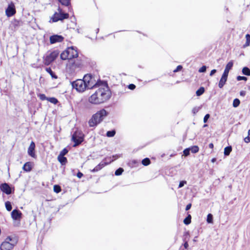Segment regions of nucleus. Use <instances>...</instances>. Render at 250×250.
Returning <instances> with one entry per match:
<instances>
[{"instance_id": "e433bc0d", "label": "nucleus", "mask_w": 250, "mask_h": 250, "mask_svg": "<svg viewBox=\"0 0 250 250\" xmlns=\"http://www.w3.org/2000/svg\"><path fill=\"white\" fill-rule=\"evenodd\" d=\"M124 169L122 167H119L115 171V175L116 176H120L122 174Z\"/></svg>"}, {"instance_id": "f704fd0d", "label": "nucleus", "mask_w": 250, "mask_h": 250, "mask_svg": "<svg viewBox=\"0 0 250 250\" xmlns=\"http://www.w3.org/2000/svg\"><path fill=\"white\" fill-rule=\"evenodd\" d=\"M53 190L56 193H60L62 190L61 186L59 185H55L53 186Z\"/></svg>"}, {"instance_id": "680f3d73", "label": "nucleus", "mask_w": 250, "mask_h": 250, "mask_svg": "<svg viewBox=\"0 0 250 250\" xmlns=\"http://www.w3.org/2000/svg\"><path fill=\"white\" fill-rule=\"evenodd\" d=\"M250 44V42L246 41L245 43L243 45V48H245L246 47L249 46Z\"/></svg>"}, {"instance_id": "37998d69", "label": "nucleus", "mask_w": 250, "mask_h": 250, "mask_svg": "<svg viewBox=\"0 0 250 250\" xmlns=\"http://www.w3.org/2000/svg\"><path fill=\"white\" fill-rule=\"evenodd\" d=\"M236 80L238 81H247L248 80V78L246 76H238L236 77Z\"/></svg>"}, {"instance_id": "f03ea898", "label": "nucleus", "mask_w": 250, "mask_h": 250, "mask_svg": "<svg viewBox=\"0 0 250 250\" xmlns=\"http://www.w3.org/2000/svg\"><path fill=\"white\" fill-rule=\"evenodd\" d=\"M109 115V112L104 108L101 109L96 113L93 114L88 122L89 126L96 127L101 124L104 120Z\"/></svg>"}, {"instance_id": "a19ab883", "label": "nucleus", "mask_w": 250, "mask_h": 250, "mask_svg": "<svg viewBox=\"0 0 250 250\" xmlns=\"http://www.w3.org/2000/svg\"><path fill=\"white\" fill-rule=\"evenodd\" d=\"M37 96L42 101L47 100V97L44 94L39 93L37 94Z\"/></svg>"}, {"instance_id": "2eb2a0df", "label": "nucleus", "mask_w": 250, "mask_h": 250, "mask_svg": "<svg viewBox=\"0 0 250 250\" xmlns=\"http://www.w3.org/2000/svg\"><path fill=\"white\" fill-rule=\"evenodd\" d=\"M35 144L33 141H32L28 148V154L32 158H35L37 156L35 153Z\"/></svg>"}, {"instance_id": "a878e982", "label": "nucleus", "mask_w": 250, "mask_h": 250, "mask_svg": "<svg viewBox=\"0 0 250 250\" xmlns=\"http://www.w3.org/2000/svg\"><path fill=\"white\" fill-rule=\"evenodd\" d=\"M205 91V89L204 87H200L196 91V95L197 96H200L204 94Z\"/></svg>"}, {"instance_id": "c756f323", "label": "nucleus", "mask_w": 250, "mask_h": 250, "mask_svg": "<svg viewBox=\"0 0 250 250\" xmlns=\"http://www.w3.org/2000/svg\"><path fill=\"white\" fill-rule=\"evenodd\" d=\"M47 101L50 102L52 104H56L59 102V101L58 99L55 97H47Z\"/></svg>"}, {"instance_id": "423d86ee", "label": "nucleus", "mask_w": 250, "mask_h": 250, "mask_svg": "<svg viewBox=\"0 0 250 250\" xmlns=\"http://www.w3.org/2000/svg\"><path fill=\"white\" fill-rule=\"evenodd\" d=\"M84 134L82 131H74L71 137V141L74 143L72 146L76 147L80 145L84 141Z\"/></svg>"}, {"instance_id": "de8ad7c7", "label": "nucleus", "mask_w": 250, "mask_h": 250, "mask_svg": "<svg viewBox=\"0 0 250 250\" xmlns=\"http://www.w3.org/2000/svg\"><path fill=\"white\" fill-rule=\"evenodd\" d=\"M68 152V149L66 148H64L60 152L59 155L64 156L66 155Z\"/></svg>"}, {"instance_id": "dca6fc26", "label": "nucleus", "mask_w": 250, "mask_h": 250, "mask_svg": "<svg viewBox=\"0 0 250 250\" xmlns=\"http://www.w3.org/2000/svg\"><path fill=\"white\" fill-rule=\"evenodd\" d=\"M92 79L93 76L92 75V74H86L84 75L82 80L83 81H84L85 83H86V85H87L88 87H91L93 86L90 84V83Z\"/></svg>"}, {"instance_id": "c9c22d12", "label": "nucleus", "mask_w": 250, "mask_h": 250, "mask_svg": "<svg viewBox=\"0 0 250 250\" xmlns=\"http://www.w3.org/2000/svg\"><path fill=\"white\" fill-rule=\"evenodd\" d=\"M8 242H15V245L17 243V240L15 239L14 237H13L11 236H7L5 240Z\"/></svg>"}, {"instance_id": "7ed1b4c3", "label": "nucleus", "mask_w": 250, "mask_h": 250, "mask_svg": "<svg viewBox=\"0 0 250 250\" xmlns=\"http://www.w3.org/2000/svg\"><path fill=\"white\" fill-rule=\"evenodd\" d=\"M77 48L74 46L68 47L60 55L61 59L62 60H68L73 61V59L78 57Z\"/></svg>"}, {"instance_id": "473e14b6", "label": "nucleus", "mask_w": 250, "mask_h": 250, "mask_svg": "<svg viewBox=\"0 0 250 250\" xmlns=\"http://www.w3.org/2000/svg\"><path fill=\"white\" fill-rule=\"evenodd\" d=\"M190 237L189 232L188 231H185L184 233L183 241H188Z\"/></svg>"}, {"instance_id": "0eeeda50", "label": "nucleus", "mask_w": 250, "mask_h": 250, "mask_svg": "<svg viewBox=\"0 0 250 250\" xmlns=\"http://www.w3.org/2000/svg\"><path fill=\"white\" fill-rule=\"evenodd\" d=\"M59 54L60 51L58 50H54L46 57H43L44 64L47 66L50 65L57 59Z\"/></svg>"}, {"instance_id": "864d4df0", "label": "nucleus", "mask_w": 250, "mask_h": 250, "mask_svg": "<svg viewBox=\"0 0 250 250\" xmlns=\"http://www.w3.org/2000/svg\"><path fill=\"white\" fill-rule=\"evenodd\" d=\"M244 141L245 143H249L250 142V136H249V135H248L247 137H246L244 139Z\"/></svg>"}, {"instance_id": "603ef678", "label": "nucleus", "mask_w": 250, "mask_h": 250, "mask_svg": "<svg viewBox=\"0 0 250 250\" xmlns=\"http://www.w3.org/2000/svg\"><path fill=\"white\" fill-rule=\"evenodd\" d=\"M76 176L78 178L80 179L83 176V174L80 171L78 170V171L76 174Z\"/></svg>"}, {"instance_id": "5701e85b", "label": "nucleus", "mask_w": 250, "mask_h": 250, "mask_svg": "<svg viewBox=\"0 0 250 250\" xmlns=\"http://www.w3.org/2000/svg\"><path fill=\"white\" fill-rule=\"evenodd\" d=\"M232 151V146H228L225 147L224 151V154L225 156H229Z\"/></svg>"}, {"instance_id": "ddd939ff", "label": "nucleus", "mask_w": 250, "mask_h": 250, "mask_svg": "<svg viewBox=\"0 0 250 250\" xmlns=\"http://www.w3.org/2000/svg\"><path fill=\"white\" fill-rule=\"evenodd\" d=\"M14 246H15V242H8L6 241L3 242L0 246V250H11Z\"/></svg>"}, {"instance_id": "ea45409f", "label": "nucleus", "mask_w": 250, "mask_h": 250, "mask_svg": "<svg viewBox=\"0 0 250 250\" xmlns=\"http://www.w3.org/2000/svg\"><path fill=\"white\" fill-rule=\"evenodd\" d=\"M139 162L137 160H133L130 161L129 163V166L131 167L136 166L138 164Z\"/></svg>"}, {"instance_id": "1a4fd4ad", "label": "nucleus", "mask_w": 250, "mask_h": 250, "mask_svg": "<svg viewBox=\"0 0 250 250\" xmlns=\"http://www.w3.org/2000/svg\"><path fill=\"white\" fill-rule=\"evenodd\" d=\"M112 162V160H110V157H106L97 166H96L92 170H91L92 172H97L102 169L105 166L110 164Z\"/></svg>"}, {"instance_id": "aec40b11", "label": "nucleus", "mask_w": 250, "mask_h": 250, "mask_svg": "<svg viewBox=\"0 0 250 250\" xmlns=\"http://www.w3.org/2000/svg\"><path fill=\"white\" fill-rule=\"evenodd\" d=\"M58 160L62 165H65L67 162V159L64 156L59 155L58 156Z\"/></svg>"}, {"instance_id": "58836bf2", "label": "nucleus", "mask_w": 250, "mask_h": 250, "mask_svg": "<svg viewBox=\"0 0 250 250\" xmlns=\"http://www.w3.org/2000/svg\"><path fill=\"white\" fill-rule=\"evenodd\" d=\"M202 105L200 106H195L193 107V108L192 110V113L194 115H195L202 108Z\"/></svg>"}, {"instance_id": "49530a36", "label": "nucleus", "mask_w": 250, "mask_h": 250, "mask_svg": "<svg viewBox=\"0 0 250 250\" xmlns=\"http://www.w3.org/2000/svg\"><path fill=\"white\" fill-rule=\"evenodd\" d=\"M187 182L186 180L180 181L178 186V188H181L185 186V185L187 184Z\"/></svg>"}, {"instance_id": "338daca9", "label": "nucleus", "mask_w": 250, "mask_h": 250, "mask_svg": "<svg viewBox=\"0 0 250 250\" xmlns=\"http://www.w3.org/2000/svg\"><path fill=\"white\" fill-rule=\"evenodd\" d=\"M216 161V158H213L211 160V162H212V163L215 162Z\"/></svg>"}, {"instance_id": "f3484780", "label": "nucleus", "mask_w": 250, "mask_h": 250, "mask_svg": "<svg viewBox=\"0 0 250 250\" xmlns=\"http://www.w3.org/2000/svg\"><path fill=\"white\" fill-rule=\"evenodd\" d=\"M228 76L223 74L222 77L219 81L218 83V86L220 88H223L224 85L226 84L228 79Z\"/></svg>"}, {"instance_id": "09e8293b", "label": "nucleus", "mask_w": 250, "mask_h": 250, "mask_svg": "<svg viewBox=\"0 0 250 250\" xmlns=\"http://www.w3.org/2000/svg\"><path fill=\"white\" fill-rule=\"evenodd\" d=\"M210 117V115L208 113L206 114L203 119L204 123H206L208 122V120L209 119Z\"/></svg>"}, {"instance_id": "69168bd1", "label": "nucleus", "mask_w": 250, "mask_h": 250, "mask_svg": "<svg viewBox=\"0 0 250 250\" xmlns=\"http://www.w3.org/2000/svg\"><path fill=\"white\" fill-rule=\"evenodd\" d=\"M67 7H68V10H69V12H71V10H72V6H71V5H70V6H67Z\"/></svg>"}, {"instance_id": "f257e3e1", "label": "nucleus", "mask_w": 250, "mask_h": 250, "mask_svg": "<svg viewBox=\"0 0 250 250\" xmlns=\"http://www.w3.org/2000/svg\"><path fill=\"white\" fill-rule=\"evenodd\" d=\"M111 92L109 87L99 88L93 93L88 99L89 103L99 104L108 101L111 96Z\"/></svg>"}, {"instance_id": "6e6552de", "label": "nucleus", "mask_w": 250, "mask_h": 250, "mask_svg": "<svg viewBox=\"0 0 250 250\" xmlns=\"http://www.w3.org/2000/svg\"><path fill=\"white\" fill-rule=\"evenodd\" d=\"M69 15L67 13H58L55 12L51 18L53 22H56L59 21H63L65 19L69 18Z\"/></svg>"}, {"instance_id": "bb28decb", "label": "nucleus", "mask_w": 250, "mask_h": 250, "mask_svg": "<svg viewBox=\"0 0 250 250\" xmlns=\"http://www.w3.org/2000/svg\"><path fill=\"white\" fill-rule=\"evenodd\" d=\"M63 6H69L71 4V0H58Z\"/></svg>"}, {"instance_id": "774afa93", "label": "nucleus", "mask_w": 250, "mask_h": 250, "mask_svg": "<svg viewBox=\"0 0 250 250\" xmlns=\"http://www.w3.org/2000/svg\"><path fill=\"white\" fill-rule=\"evenodd\" d=\"M248 135L250 136V129L248 131Z\"/></svg>"}, {"instance_id": "412c9836", "label": "nucleus", "mask_w": 250, "mask_h": 250, "mask_svg": "<svg viewBox=\"0 0 250 250\" xmlns=\"http://www.w3.org/2000/svg\"><path fill=\"white\" fill-rule=\"evenodd\" d=\"M96 86H103L106 88L108 86L107 81L104 80H98L95 83Z\"/></svg>"}, {"instance_id": "72a5a7b5", "label": "nucleus", "mask_w": 250, "mask_h": 250, "mask_svg": "<svg viewBox=\"0 0 250 250\" xmlns=\"http://www.w3.org/2000/svg\"><path fill=\"white\" fill-rule=\"evenodd\" d=\"M5 206L6 210L8 211H11L12 209V204L10 201H7L5 202Z\"/></svg>"}, {"instance_id": "052dcab7", "label": "nucleus", "mask_w": 250, "mask_h": 250, "mask_svg": "<svg viewBox=\"0 0 250 250\" xmlns=\"http://www.w3.org/2000/svg\"><path fill=\"white\" fill-rule=\"evenodd\" d=\"M246 92L245 91L241 90L240 92V95L241 96H245L246 95Z\"/></svg>"}, {"instance_id": "2f4dec72", "label": "nucleus", "mask_w": 250, "mask_h": 250, "mask_svg": "<svg viewBox=\"0 0 250 250\" xmlns=\"http://www.w3.org/2000/svg\"><path fill=\"white\" fill-rule=\"evenodd\" d=\"M151 163V161L149 158H145L142 161V164L144 166H148Z\"/></svg>"}, {"instance_id": "20e7f679", "label": "nucleus", "mask_w": 250, "mask_h": 250, "mask_svg": "<svg viewBox=\"0 0 250 250\" xmlns=\"http://www.w3.org/2000/svg\"><path fill=\"white\" fill-rule=\"evenodd\" d=\"M83 66L81 60L68 61L66 66V72L70 76H74L77 70H80Z\"/></svg>"}, {"instance_id": "4d7b16f0", "label": "nucleus", "mask_w": 250, "mask_h": 250, "mask_svg": "<svg viewBox=\"0 0 250 250\" xmlns=\"http://www.w3.org/2000/svg\"><path fill=\"white\" fill-rule=\"evenodd\" d=\"M245 38L246 41L250 42V35L249 34H247L245 36Z\"/></svg>"}, {"instance_id": "4c0bfd02", "label": "nucleus", "mask_w": 250, "mask_h": 250, "mask_svg": "<svg viewBox=\"0 0 250 250\" xmlns=\"http://www.w3.org/2000/svg\"><path fill=\"white\" fill-rule=\"evenodd\" d=\"M240 104V101L238 98H235L233 100L232 105L234 107H238Z\"/></svg>"}, {"instance_id": "13d9d810", "label": "nucleus", "mask_w": 250, "mask_h": 250, "mask_svg": "<svg viewBox=\"0 0 250 250\" xmlns=\"http://www.w3.org/2000/svg\"><path fill=\"white\" fill-rule=\"evenodd\" d=\"M184 243L183 244V246L185 249H187L188 248V241H184Z\"/></svg>"}, {"instance_id": "cd10ccee", "label": "nucleus", "mask_w": 250, "mask_h": 250, "mask_svg": "<svg viewBox=\"0 0 250 250\" xmlns=\"http://www.w3.org/2000/svg\"><path fill=\"white\" fill-rule=\"evenodd\" d=\"M116 134V130L115 129H112L108 130L106 133V136L108 137H113Z\"/></svg>"}, {"instance_id": "c03bdc74", "label": "nucleus", "mask_w": 250, "mask_h": 250, "mask_svg": "<svg viewBox=\"0 0 250 250\" xmlns=\"http://www.w3.org/2000/svg\"><path fill=\"white\" fill-rule=\"evenodd\" d=\"M207 67L206 65H203L202 67H201L199 70L198 72L199 73H205L207 71Z\"/></svg>"}, {"instance_id": "7c9ffc66", "label": "nucleus", "mask_w": 250, "mask_h": 250, "mask_svg": "<svg viewBox=\"0 0 250 250\" xmlns=\"http://www.w3.org/2000/svg\"><path fill=\"white\" fill-rule=\"evenodd\" d=\"M189 148H190V151L192 153H196L199 150V148L198 146H196V145L189 147Z\"/></svg>"}, {"instance_id": "bf43d9fd", "label": "nucleus", "mask_w": 250, "mask_h": 250, "mask_svg": "<svg viewBox=\"0 0 250 250\" xmlns=\"http://www.w3.org/2000/svg\"><path fill=\"white\" fill-rule=\"evenodd\" d=\"M73 19L71 21V22L74 24L75 25H76V19L75 16L73 15L72 16Z\"/></svg>"}, {"instance_id": "79ce46f5", "label": "nucleus", "mask_w": 250, "mask_h": 250, "mask_svg": "<svg viewBox=\"0 0 250 250\" xmlns=\"http://www.w3.org/2000/svg\"><path fill=\"white\" fill-rule=\"evenodd\" d=\"M190 150L189 147L186 148L183 150V155L187 157L190 154Z\"/></svg>"}, {"instance_id": "a211bd4d", "label": "nucleus", "mask_w": 250, "mask_h": 250, "mask_svg": "<svg viewBox=\"0 0 250 250\" xmlns=\"http://www.w3.org/2000/svg\"><path fill=\"white\" fill-rule=\"evenodd\" d=\"M233 65V61H229L226 65L223 74L229 75V71L232 69Z\"/></svg>"}, {"instance_id": "5fc2aeb1", "label": "nucleus", "mask_w": 250, "mask_h": 250, "mask_svg": "<svg viewBox=\"0 0 250 250\" xmlns=\"http://www.w3.org/2000/svg\"><path fill=\"white\" fill-rule=\"evenodd\" d=\"M217 72V70L215 69H212L210 72V74H209V75L210 76H212L213 75H214Z\"/></svg>"}, {"instance_id": "b1692460", "label": "nucleus", "mask_w": 250, "mask_h": 250, "mask_svg": "<svg viewBox=\"0 0 250 250\" xmlns=\"http://www.w3.org/2000/svg\"><path fill=\"white\" fill-rule=\"evenodd\" d=\"M242 73L245 76H250V69L247 66H244L242 68Z\"/></svg>"}, {"instance_id": "4be33fe9", "label": "nucleus", "mask_w": 250, "mask_h": 250, "mask_svg": "<svg viewBox=\"0 0 250 250\" xmlns=\"http://www.w3.org/2000/svg\"><path fill=\"white\" fill-rule=\"evenodd\" d=\"M45 70H46V71L47 73H48L50 75V76H51V78H52V79H57V78H58V76H57V75L56 74V73H55V72H54V71L52 70V69L51 68V67H46V68H45Z\"/></svg>"}, {"instance_id": "8fccbe9b", "label": "nucleus", "mask_w": 250, "mask_h": 250, "mask_svg": "<svg viewBox=\"0 0 250 250\" xmlns=\"http://www.w3.org/2000/svg\"><path fill=\"white\" fill-rule=\"evenodd\" d=\"M183 68V66L181 65H179L177 67L173 70V72L176 73L181 71Z\"/></svg>"}, {"instance_id": "4468645a", "label": "nucleus", "mask_w": 250, "mask_h": 250, "mask_svg": "<svg viewBox=\"0 0 250 250\" xmlns=\"http://www.w3.org/2000/svg\"><path fill=\"white\" fill-rule=\"evenodd\" d=\"M11 215L14 220L20 221L22 218V214L19 209L16 208L12 210Z\"/></svg>"}, {"instance_id": "39448f33", "label": "nucleus", "mask_w": 250, "mask_h": 250, "mask_svg": "<svg viewBox=\"0 0 250 250\" xmlns=\"http://www.w3.org/2000/svg\"><path fill=\"white\" fill-rule=\"evenodd\" d=\"M73 89H75L79 92H83L86 89H91L93 86L88 87L84 81L81 79H77L76 81L71 82Z\"/></svg>"}, {"instance_id": "3c124183", "label": "nucleus", "mask_w": 250, "mask_h": 250, "mask_svg": "<svg viewBox=\"0 0 250 250\" xmlns=\"http://www.w3.org/2000/svg\"><path fill=\"white\" fill-rule=\"evenodd\" d=\"M127 87L128 89L133 90L135 89L136 85L134 84L131 83L127 85Z\"/></svg>"}, {"instance_id": "6ab92c4d", "label": "nucleus", "mask_w": 250, "mask_h": 250, "mask_svg": "<svg viewBox=\"0 0 250 250\" xmlns=\"http://www.w3.org/2000/svg\"><path fill=\"white\" fill-rule=\"evenodd\" d=\"M32 169V167L30 162H26L22 167V169L25 172H30Z\"/></svg>"}, {"instance_id": "0e129e2a", "label": "nucleus", "mask_w": 250, "mask_h": 250, "mask_svg": "<svg viewBox=\"0 0 250 250\" xmlns=\"http://www.w3.org/2000/svg\"><path fill=\"white\" fill-rule=\"evenodd\" d=\"M58 13H64L63 12L62 9L61 8H60V7H58Z\"/></svg>"}, {"instance_id": "393cba45", "label": "nucleus", "mask_w": 250, "mask_h": 250, "mask_svg": "<svg viewBox=\"0 0 250 250\" xmlns=\"http://www.w3.org/2000/svg\"><path fill=\"white\" fill-rule=\"evenodd\" d=\"M191 216L189 214H188L187 216L184 219L183 222L186 225H188L191 223Z\"/></svg>"}, {"instance_id": "e2e57ef3", "label": "nucleus", "mask_w": 250, "mask_h": 250, "mask_svg": "<svg viewBox=\"0 0 250 250\" xmlns=\"http://www.w3.org/2000/svg\"><path fill=\"white\" fill-rule=\"evenodd\" d=\"M208 147L210 148H211V149H213V147H214V145L213 143H210L209 145H208Z\"/></svg>"}, {"instance_id": "9b49d317", "label": "nucleus", "mask_w": 250, "mask_h": 250, "mask_svg": "<svg viewBox=\"0 0 250 250\" xmlns=\"http://www.w3.org/2000/svg\"><path fill=\"white\" fill-rule=\"evenodd\" d=\"M16 13L15 4L13 1L9 3L5 9V14L7 17L14 16Z\"/></svg>"}, {"instance_id": "f8f14e48", "label": "nucleus", "mask_w": 250, "mask_h": 250, "mask_svg": "<svg viewBox=\"0 0 250 250\" xmlns=\"http://www.w3.org/2000/svg\"><path fill=\"white\" fill-rule=\"evenodd\" d=\"M64 37L62 35L53 34L49 37L50 43L54 44L57 42H61L64 40Z\"/></svg>"}, {"instance_id": "a18cd8bd", "label": "nucleus", "mask_w": 250, "mask_h": 250, "mask_svg": "<svg viewBox=\"0 0 250 250\" xmlns=\"http://www.w3.org/2000/svg\"><path fill=\"white\" fill-rule=\"evenodd\" d=\"M121 154H115V155H113L112 156V159H111V157H109L110 158V160H112V162H113L114 161L117 160V159H118L119 158H120L121 156Z\"/></svg>"}, {"instance_id": "6e6d98bb", "label": "nucleus", "mask_w": 250, "mask_h": 250, "mask_svg": "<svg viewBox=\"0 0 250 250\" xmlns=\"http://www.w3.org/2000/svg\"><path fill=\"white\" fill-rule=\"evenodd\" d=\"M191 206H192V205H191V203H189V204H188L186 206V207L185 210H186V211H188V210H189V209H190L191 207Z\"/></svg>"}, {"instance_id": "c85d7f7f", "label": "nucleus", "mask_w": 250, "mask_h": 250, "mask_svg": "<svg viewBox=\"0 0 250 250\" xmlns=\"http://www.w3.org/2000/svg\"><path fill=\"white\" fill-rule=\"evenodd\" d=\"M207 222L208 224H212L213 222V216L211 213H208L207 217Z\"/></svg>"}, {"instance_id": "9d476101", "label": "nucleus", "mask_w": 250, "mask_h": 250, "mask_svg": "<svg viewBox=\"0 0 250 250\" xmlns=\"http://www.w3.org/2000/svg\"><path fill=\"white\" fill-rule=\"evenodd\" d=\"M0 189L7 195L11 194L14 192V187L6 183L0 185Z\"/></svg>"}]
</instances>
